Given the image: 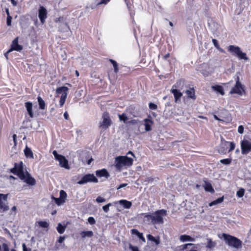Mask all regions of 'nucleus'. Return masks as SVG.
Segmentation results:
<instances>
[{
  "label": "nucleus",
  "mask_w": 251,
  "mask_h": 251,
  "mask_svg": "<svg viewBox=\"0 0 251 251\" xmlns=\"http://www.w3.org/2000/svg\"><path fill=\"white\" fill-rule=\"evenodd\" d=\"M167 214L165 209H160L153 213H145L140 214V217L145 223L148 225H161L164 223L163 217Z\"/></svg>",
  "instance_id": "nucleus-1"
},
{
  "label": "nucleus",
  "mask_w": 251,
  "mask_h": 251,
  "mask_svg": "<svg viewBox=\"0 0 251 251\" xmlns=\"http://www.w3.org/2000/svg\"><path fill=\"white\" fill-rule=\"evenodd\" d=\"M135 157L133 153L131 151H129L126 155L116 157L115 159V167L117 170L121 171L131 166Z\"/></svg>",
  "instance_id": "nucleus-2"
},
{
  "label": "nucleus",
  "mask_w": 251,
  "mask_h": 251,
  "mask_svg": "<svg viewBox=\"0 0 251 251\" xmlns=\"http://www.w3.org/2000/svg\"><path fill=\"white\" fill-rule=\"evenodd\" d=\"M222 237L228 246L236 249L241 248L242 241L237 238L226 233H223Z\"/></svg>",
  "instance_id": "nucleus-3"
},
{
  "label": "nucleus",
  "mask_w": 251,
  "mask_h": 251,
  "mask_svg": "<svg viewBox=\"0 0 251 251\" xmlns=\"http://www.w3.org/2000/svg\"><path fill=\"white\" fill-rule=\"evenodd\" d=\"M227 50L232 55L238 57L240 60H249L247 54L245 52H243L241 50V48L238 46L229 45L228 47Z\"/></svg>",
  "instance_id": "nucleus-4"
},
{
  "label": "nucleus",
  "mask_w": 251,
  "mask_h": 251,
  "mask_svg": "<svg viewBox=\"0 0 251 251\" xmlns=\"http://www.w3.org/2000/svg\"><path fill=\"white\" fill-rule=\"evenodd\" d=\"M112 121L107 112H104L102 115L101 121L99 123V127L103 130H106L111 125Z\"/></svg>",
  "instance_id": "nucleus-5"
},
{
  "label": "nucleus",
  "mask_w": 251,
  "mask_h": 251,
  "mask_svg": "<svg viewBox=\"0 0 251 251\" xmlns=\"http://www.w3.org/2000/svg\"><path fill=\"white\" fill-rule=\"evenodd\" d=\"M52 154L54 155L55 159L59 162V165L61 167L66 169H69L68 161L65 156L58 154L56 151H53Z\"/></svg>",
  "instance_id": "nucleus-6"
},
{
  "label": "nucleus",
  "mask_w": 251,
  "mask_h": 251,
  "mask_svg": "<svg viewBox=\"0 0 251 251\" xmlns=\"http://www.w3.org/2000/svg\"><path fill=\"white\" fill-rule=\"evenodd\" d=\"M17 175L19 178L25 182L28 185L33 186L35 185L36 181L35 179L31 177L30 174H15Z\"/></svg>",
  "instance_id": "nucleus-7"
},
{
  "label": "nucleus",
  "mask_w": 251,
  "mask_h": 251,
  "mask_svg": "<svg viewBox=\"0 0 251 251\" xmlns=\"http://www.w3.org/2000/svg\"><path fill=\"white\" fill-rule=\"evenodd\" d=\"M241 152L242 154H247L251 151V139H243L241 142Z\"/></svg>",
  "instance_id": "nucleus-8"
},
{
  "label": "nucleus",
  "mask_w": 251,
  "mask_h": 251,
  "mask_svg": "<svg viewBox=\"0 0 251 251\" xmlns=\"http://www.w3.org/2000/svg\"><path fill=\"white\" fill-rule=\"evenodd\" d=\"M8 194H0V212H4L9 209L7 205Z\"/></svg>",
  "instance_id": "nucleus-9"
},
{
  "label": "nucleus",
  "mask_w": 251,
  "mask_h": 251,
  "mask_svg": "<svg viewBox=\"0 0 251 251\" xmlns=\"http://www.w3.org/2000/svg\"><path fill=\"white\" fill-rule=\"evenodd\" d=\"M68 88L66 86L59 87L56 89V93L57 94H60L61 93H63L61 96L60 99L59 100V105L60 107L64 105L67 96V92L68 91Z\"/></svg>",
  "instance_id": "nucleus-10"
},
{
  "label": "nucleus",
  "mask_w": 251,
  "mask_h": 251,
  "mask_svg": "<svg viewBox=\"0 0 251 251\" xmlns=\"http://www.w3.org/2000/svg\"><path fill=\"white\" fill-rule=\"evenodd\" d=\"M97 182L98 179L93 174H88L84 176L81 180L77 182L79 184H84L87 182Z\"/></svg>",
  "instance_id": "nucleus-11"
},
{
  "label": "nucleus",
  "mask_w": 251,
  "mask_h": 251,
  "mask_svg": "<svg viewBox=\"0 0 251 251\" xmlns=\"http://www.w3.org/2000/svg\"><path fill=\"white\" fill-rule=\"evenodd\" d=\"M239 77H237V80L236 82V85L234 87H233L230 91V94H237L239 95H242L243 94V92L244 91V89L242 85L239 82Z\"/></svg>",
  "instance_id": "nucleus-12"
},
{
  "label": "nucleus",
  "mask_w": 251,
  "mask_h": 251,
  "mask_svg": "<svg viewBox=\"0 0 251 251\" xmlns=\"http://www.w3.org/2000/svg\"><path fill=\"white\" fill-rule=\"evenodd\" d=\"M59 195V197L58 198H56L53 196L51 197L52 199L54 201L56 204L58 206L61 205L65 202L67 196L66 193L62 190L60 191Z\"/></svg>",
  "instance_id": "nucleus-13"
},
{
  "label": "nucleus",
  "mask_w": 251,
  "mask_h": 251,
  "mask_svg": "<svg viewBox=\"0 0 251 251\" xmlns=\"http://www.w3.org/2000/svg\"><path fill=\"white\" fill-rule=\"evenodd\" d=\"M177 84V83L174 85L171 90V93L174 95L175 101L176 103L180 101V98L182 96V93L176 89Z\"/></svg>",
  "instance_id": "nucleus-14"
},
{
  "label": "nucleus",
  "mask_w": 251,
  "mask_h": 251,
  "mask_svg": "<svg viewBox=\"0 0 251 251\" xmlns=\"http://www.w3.org/2000/svg\"><path fill=\"white\" fill-rule=\"evenodd\" d=\"M47 11L43 6H40L39 9V18L42 24H44L47 18Z\"/></svg>",
  "instance_id": "nucleus-15"
},
{
  "label": "nucleus",
  "mask_w": 251,
  "mask_h": 251,
  "mask_svg": "<svg viewBox=\"0 0 251 251\" xmlns=\"http://www.w3.org/2000/svg\"><path fill=\"white\" fill-rule=\"evenodd\" d=\"M10 50L20 51L23 49V47L18 44V37H16L12 42Z\"/></svg>",
  "instance_id": "nucleus-16"
},
{
  "label": "nucleus",
  "mask_w": 251,
  "mask_h": 251,
  "mask_svg": "<svg viewBox=\"0 0 251 251\" xmlns=\"http://www.w3.org/2000/svg\"><path fill=\"white\" fill-rule=\"evenodd\" d=\"M10 173H24L23 162L21 161L18 163H15L14 167L11 169Z\"/></svg>",
  "instance_id": "nucleus-17"
},
{
  "label": "nucleus",
  "mask_w": 251,
  "mask_h": 251,
  "mask_svg": "<svg viewBox=\"0 0 251 251\" xmlns=\"http://www.w3.org/2000/svg\"><path fill=\"white\" fill-rule=\"evenodd\" d=\"M144 126H145V130L146 131H149L151 130V126L153 125V121L151 119V116L150 118L145 119L144 120Z\"/></svg>",
  "instance_id": "nucleus-18"
},
{
  "label": "nucleus",
  "mask_w": 251,
  "mask_h": 251,
  "mask_svg": "<svg viewBox=\"0 0 251 251\" xmlns=\"http://www.w3.org/2000/svg\"><path fill=\"white\" fill-rule=\"evenodd\" d=\"M179 240L181 242H195L196 238L188 235L183 234L180 236Z\"/></svg>",
  "instance_id": "nucleus-19"
},
{
  "label": "nucleus",
  "mask_w": 251,
  "mask_h": 251,
  "mask_svg": "<svg viewBox=\"0 0 251 251\" xmlns=\"http://www.w3.org/2000/svg\"><path fill=\"white\" fill-rule=\"evenodd\" d=\"M222 146H228L229 145L230 146V148L228 151V152L234 150L235 147V144L234 143L226 141L223 139V138H222Z\"/></svg>",
  "instance_id": "nucleus-20"
},
{
  "label": "nucleus",
  "mask_w": 251,
  "mask_h": 251,
  "mask_svg": "<svg viewBox=\"0 0 251 251\" xmlns=\"http://www.w3.org/2000/svg\"><path fill=\"white\" fill-rule=\"evenodd\" d=\"M25 106L26 110L29 114L30 117L32 118L33 117V113L32 111V103L31 102L28 101L25 103Z\"/></svg>",
  "instance_id": "nucleus-21"
},
{
  "label": "nucleus",
  "mask_w": 251,
  "mask_h": 251,
  "mask_svg": "<svg viewBox=\"0 0 251 251\" xmlns=\"http://www.w3.org/2000/svg\"><path fill=\"white\" fill-rule=\"evenodd\" d=\"M119 203L126 209L130 208L132 205V202L131 201L126 200H121L119 201Z\"/></svg>",
  "instance_id": "nucleus-22"
},
{
  "label": "nucleus",
  "mask_w": 251,
  "mask_h": 251,
  "mask_svg": "<svg viewBox=\"0 0 251 251\" xmlns=\"http://www.w3.org/2000/svg\"><path fill=\"white\" fill-rule=\"evenodd\" d=\"M203 187L204 188V190L206 192H208L211 193H214V190L213 189L210 183L204 181V184L203 185Z\"/></svg>",
  "instance_id": "nucleus-23"
},
{
  "label": "nucleus",
  "mask_w": 251,
  "mask_h": 251,
  "mask_svg": "<svg viewBox=\"0 0 251 251\" xmlns=\"http://www.w3.org/2000/svg\"><path fill=\"white\" fill-rule=\"evenodd\" d=\"M131 232L132 234L137 235L138 237L142 240V242H146L145 238L143 236V234L139 232L137 229H131Z\"/></svg>",
  "instance_id": "nucleus-24"
},
{
  "label": "nucleus",
  "mask_w": 251,
  "mask_h": 251,
  "mask_svg": "<svg viewBox=\"0 0 251 251\" xmlns=\"http://www.w3.org/2000/svg\"><path fill=\"white\" fill-rule=\"evenodd\" d=\"M59 29L61 32H67L70 30V28L66 23H61Z\"/></svg>",
  "instance_id": "nucleus-25"
},
{
  "label": "nucleus",
  "mask_w": 251,
  "mask_h": 251,
  "mask_svg": "<svg viewBox=\"0 0 251 251\" xmlns=\"http://www.w3.org/2000/svg\"><path fill=\"white\" fill-rule=\"evenodd\" d=\"M24 152L25 156L27 158L32 159L33 158V154L31 151V150L26 146L25 149L24 150Z\"/></svg>",
  "instance_id": "nucleus-26"
},
{
  "label": "nucleus",
  "mask_w": 251,
  "mask_h": 251,
  "mask_svg": "<svg viewBox=\"0 0 251 251\" xmlns=\"http://www.w3.org/2000/svg\"><path fill=\"white\" fill-rule=\"evenodd\" d=\"M185 93L186 94L188 98L194 100L196 99L195 90L193 88H190L189 90H187L185 91Z\"/></svg>",
  "instance_id": "nucleus-27"
},
{
  "label": "nucleus",
  "mask_w": 251,
  "mask_h": 251,
  "mask_svg": "<svg viewBox=\"0 0 251 251\" xmlns=\"http://www.w3.org/2000/svg\"><path fill=\"white\" fill-rule=\"evenodd\" d=\"M207 245L206 248L209 249H211L214 248L216 245V242L213 241L211 238H207Z\"/></svg>",
  "instance_id": "nucleus-28"
},
{
  "label": "nucleus",
  "mask_w": 251,
  "mask_h": 251,
  "mask_svg": "<svg viewBox=\"0 0 251 251\" xmlns=\"http://www.w3.org/2000/svg\"><path fill=\"white\" fill-rule=\"evenodd\" d=\"M224 200V196H222V197H220V198L217 199V200L213 201L212 202H210L209 203V206H212L213 205L220 204L223 202Z\"/></svg>",
  "instance_id": "nucleus-29"
},
{
  "label": "nucleus",
  "mask_w": 251,
  "mask_h": 251,
  "mask_svg": "<svg viewBox=\"0 0 251 251\" xmlns=\"http://www.w3.org/2000/svg\"><path fill=\"white\" fill-rule=\"evenodd\" d=\"M80 234L82 238H85L86 237H92L93 236V232L92 231H83L81 232Z\"/></svg>",
  "instance_id": "nucleus-30"
},
{
  "label": "nucleus",
  "mask_w": 251,
  "mask_h": 251,
  "mask_svg": "<svg viewBox=\"0 0 251 251\" xmlns=\"http://www.w3.org/2000/svg\"><path fill=\"white\" fill-rule=\"evenodd\" d=\"M147 238L149 240L154 242L156 245L160 243V238L159 237H154L151 234L147 236Z\"/></svg>",
  "instance_id": "nucleus-31"
},
{
  "label": "nucleus",
  "mask_w": 251,
  "mask_h": 251,
  "mask_svg": "<svg viewBox=\"0 0 251 251\" xmlns=\"http://www.w3.org/2000/svg\"><path fill=\"white\" fill-rule=\"evenodd\" d=\"M212 88L214 90L220 93L222 95H224L225 94V93H224V90H223V88L221 86H220V85L213 86H212Z\"/></svg>",
  "instance_id": "nucleus-32"
},
{
  "label": "nucleus",
  "mask_w": 251,
  "mask_h": 251,
  "mask_svg": "<svg viewBox=\"0 0 251 251\" xmlns=\"http://www.w3.org/2000/svg\"><path fill=\"white\" fill-rule=\"evenodd\" d=\"M66 228V226H63L61 223H58L56 229L59 233L62 234L65 232Z\"/></svg>",
  "instance_id": "nucleus-33"
},
{
  "label": "nucleus",
  "mask_w": 251,
  "mask_h": 251,
  "mask_svg": "<svg viewBox=\"0 0 251 251\" xmlns=\"http://www.w3.org/2000/svg\"><path fill=\"white\" fill-rule=\"evenodd\" d=\"M37 100L39 106V108L40 109H44L46 106L45 101L40 96L38 97Z\"/></svg>",
  "instance_id": "nucleus-34"
},
{
  "label": "nucleus",
  "mask_w": 251,
  "mask_h": 251,
  "mask_svg": "<svg viewBox=\"0 0 251 251\" xmlns=\"http://www.w3.org/2000/svg\"><path fill=\"white\" fill-rule=\"evenodd\" d=\"M118 117L120 121H122L125 124H127L128 122H127L128 118L126 116V114L125 113H123L122 114H119Z\"/></svg>",
  "instance_id": "nucleus-35"
},
{
  "label": "nucleus",
  "mask_w": 251,
  "mask_h": 251,
  "mask_svg": "<svg viewBox=\"0 0 251 251\" xmlns=\"http://www.w3.org/2000/svg\"><path fill=\"white\" fill-rule=\"evenodd\" d=\"M109 61L112 64L113 66L115 73L117 74L119 72V68L117 63L116 61L111 59H109Z\"/></svg>",
  "instance_id": "nucleus-36"
},
{
  "label": "nucleus",
  "mask_w": 251,
  "mask_h": 251,
  "mask_svg": "<svg viewBox=\"0 0 251 251\" xmlns=\"http://www.w3.org/2000/svg\"><path fill=\"white\" fill-rule=\"evenodd\" d=\"M38 225L43 228H48L49 226V223L47 221H38Z\"/></svg>",
  "instance_id": "nucleus-37"
},
{
  "label": "nucleus",
  "mask_w": 251,
  "mask_h": 251,
  "mask_svg": "<svg viewBox=\"0 0 251 251\" xmlns=\"http://www.w3.org/2000/svg\"><path fill=\"white\" fill-rule=\"evenodd\" d=\"M228 146H222V143L221 144V146L218 150V151L221 154H225L226 152L227 148Z\"/></svg>",
  "instance_id": "nucleus-38"
},
{
  "label": "nucleus",
  "mask_w": 251,
  "mask_h": 251,
  "mask_svg": "<svg viewBox=\"0 0 251 251\" xmlns=\"http://www.w3.org/2000/svg\"><path fill=\"white\" fill-rule=\"evenodd\" d=\"M212 43L214 44V46L220 51L223 52V50L221 49L218 44V41L215 39H213L212 40Z\"/></svg>",
  "instance_id": "nucleus-39"
},
{
  "label": "nucleus",
  "mask_w": 251,
  "mask_h": 251,
  "mask_svg": "<svg viewBox=\"0 0 251 251\" xmlns=\"http://www.w3.org/2000/svg\"><path fill=\"white\" fill-rule=\"evenodd\" d=\"M245 190L243 188H240L236 193V195L238 198H242L244 195Z\"/></svg>",
  "instance_id": "nucleus-40"
},
{
  "label": "nucleus",
  "mask_w": 251,
  "mask_h": 251,
  "mask_svg": "<svg viewBox=\"0 0 251 251\" xmlns=\"http://www.w3.org/2000/svg\"><path fill=\"white\" fill-rule=\"evenodd\" d=\"M231 158L223 159H221L220 160V162L225 165H228L231 163Z\"/></svg>",
  "instance_id": "nucleus-41"
},
{
  "label": "nucleus",
  "mask_w": 251,
  "mask_h": 251,
  "mask_svg": "<svg viewBox=\"0 0 251 251\" xmlns=\"http://www.w3.org/2000/svg\"><path fill=\"white\" fill-rule=\"evenodd\" d=\"M10 250L9 249V246L6 243H3L2 244V250L1 251H10Z\"/></svg>",
  "instance_id": "nucleus-42"
},
{
  "label": "nucleus",
  "mask_w": 251,
  "mask_h": 251,
  "mask_svg": "<svg viewBox=\"0 0 251 251\" xmlns=\"http://www.w3.org/2000/svg\"><path fill=\"white\" fill-rule=\"evenodd\" d=\"M149 107L151 110H156L157 108V105L152 102L149 103Z\"/></svg>",
  "instance_id": "nucleus-43"
},
{
  "label": "nucleus",
  "mask_w": 251,
  "mask_h": 251,
  "mask_svg": "<svg viewBox=\"0 0 251 251\" xmlns=\"http://www.w3.org/2000/svg\"><path fill=\"white\" fill-rule=\"evenodd\" d=\"M111 205V203H109L107 204L102 207V209L105 212H107L109 210V207Z\"/></svg>",
  "instance_id": "nucleus-44"
},
{
  "label": "nucleus",
  "mask_w": 251,
  "mask_h": 251,
  "mask_svg": "<svg viewBox=\"0 0 251 251\" xmlns=\"http://www.w3.org/2000/svg\"><path fill=\"white\" fill-rule=\"evenodd\" d=\"M88 222L91 225H94L96 223V221L93 217H89L88 218Z\"/></svg>",
  "instance_id": "nucleus-45"
},
{
  "label": "nucleus",
  "mask_w": 251,
  "mask_h": 251,
  "mask_svg": "<svg viewBox=\"0 0 251 251\" xmlns=\"http://www.w3.org/2000/svg\"><path fill=\"white\" fill-rule=\"evenodd\" d=\"M97 176L98 177H105L107 178L109 176V174H96Z\"/></svg>",
  "instance_id": "nucleus-46"
},
{
  "label": "nucleus",
  "mask_w": 251,
  "mask_h": 251,
  "mask_svg": "<svg viewBox=\"0 0 251 251\" xmlns=\"http://www.w3.org/2000/svg\"><path fill=\"white\" fill-rule=\"evenodd\" d=\"M96 201L98 203H102V202H104L106 201L105 199H104L103 198L100 197V196L98 197L96 199Z\"/></svg>",
  "instance_id": "nucleus-47"
},
{
  "label": "nucleus",
  "mask_w": 251,
  "mask_h": 251,
  "mask_svg": "<svg viewBox=\"0 0 251 251\" xmlns=\"http://www.w3.org/2000/svg\"><path fill=\"white\" fill-rule=\"evenodd\" d=\"M188 246H196V245L192 244V243L185 244L181 246V249L183 250H184L187 248V247Z\"/></svg>",
  "instance_id": "nucleus-48"
},
{
  "label": "nucleus",
  "mask_w": 251,
  "mask_h": 251,
  "mask_svg": "<svg viewBox=\"0 0 251 251\" xmlns=\"http://www.w3.org/2000/svg\"><path fill=\"white\" fill-rule=\"evenodd\" d=\"M11 20L12 17L10 15L7 16L6 23L8 26H10L11 25Z\"/></svg>",
  "instance_id": "nucleus-49"
},
{
  "label": "nucleus",
  "mask_w": 251,
  "mask_h": 251,
  "mask_svg": "<svg viewBox=\"0 0 251 251\" xmlns=\"http://www.w3.org/2000/svg\"><path fill=\"white\" fill-rule=\"evenodd\" d=\"M245 182L250 186L251 187V178H250L249 177L246 176L245 178Z\"/></svg>",
  "instance_id": "nucleus-50"
},
{
  "label": "nucleus",
  "mask_w": 251,
  "mask_h": 251,
  "mask_svg": "<svg viewBox=\"0 0 251 251\" xmlns=\"http://www.w3.org/2000/svg\"><path fill=\"white\" fill-rule=\"evenodd\" d=\"M129 249L132 251H139V249L137 247H136V246H133L132 245H129Z\"/></svg>",
  "instance_id": "nucleus-51"
},
{
  "label": "nucleus",
  "mask_w": 251,
  "mask_h": 251,
  "mask_svg": "<svg viewBox=\"0 0 251 251\" xmlns=\"http://www.w3.org/2000/svg\"><path fill=\"white\" fill-rule=\"evenodd\" d=\"M244 129L243 126H239L238 128V132L240 134H242L244 132Z\"/></svg>",
  "instance_id": "nucleus-52"
},
{
  "label": "nucleus",
  "mask_w": 251,
  "mask_h": 251,
  "mask_svg": "<svg viewBox=\"0 0 251 251\" xmlns=\"http://www.w3.org/2000/svg\"><path fill=\"white\" fill-rule=\"evenodd\" d=\"M65 239V236H60L58 239V242L61 244L64 242Z\"/></svg>",
  "instance_id": "nucleus-53"
},
{
  "label": "nucleus",
  "mask_w": 251,
  "mask_h": 251,
  "mask_svg": "<svg viewBox=\"0 0 251 251\" xmlns=\"http://www.w3.org/2000/svg\"><path fill=\"white\" fill-rule=\"evenodd\" d=\"M23 251H31V249H27L25 244L22 245Z\"/></svg>",
  "instance_id": "nucleus-54"
},
{
  "label": "nucleus",
  "mask_w": 251,
  "mask_h": 251,
  "mask_svg": "<svg viewBox=\"0 0 251 251\" xmlns=\"http://www.w3.org/2000/svg\"><path fill=\"white\" fill-rule=\"evenodd\" d=\"M109 1V0H101L99 2H98V4H106Z\"/></svg>",
  "instance_id": "nucleus-55"
},
{
  "label": "nucleus",
  "mask_w": 251,
  "mask_h": 251,
  "mask_svg": "<svg viewBox=\"0 0 251 251\" xmlns=\"http://www.w3.org/2000/svg\"><path fill=\"white\" fill-rule=\"evenodd\" d=\"M95 173H107V172L106 169H103L101 170H97Z\"/></svg>",
  "instance_id": "nucleus-56"
},
{
  "label": "nucleus",
  "mask_w": 251,
  "mask_h": 251,
  "mask_svg": "<svg viewBox=\"0 0 251 251\" xmlns=\"http://www.w3.org/2000/svg\"><path fill=\"white\" fill-rule=\"evenodd\" d=\"M127 185V183H123V184H120L118 187H117V189H120L122 188H123L125 186H126V185Z\"/></svg>",
  "instance_id": "nucleus-57"
},
{
  "label": "nucleus",
  "mask_w": 251,
  "mask_h": 251,
  "mask_svg": "<svg viewBox=\"0 0 251 251\" xmlns=\"http://www.w3.org/2000/svg\"><path fill=\"white\" fill-rule=\"evenodd\" d=\"M7 178L11 181V183H13V182L12 181V180H14L15 179V178L13 177L12 176H7Z\"/></svg>",
  "instance_id": "nucleus-58"
},
{
  "label": "nucleus",
  "mask_w": 251,
  "mask_h": 251,
  "mask_svg": "<svg viewBox=\"0 0 251 251\" xmlns=\"http://www.w3.org/2000/svg\"><path fill=\"white\" fill-rule=\"evenodd\" d=\"M11 51H11V50H10V49H9V50L7 52H6L4 53V56H5V58H6V59L7 60H8V54H9L10 52H11Z\"/></svg>",
  "instance_id": "nucleus-59"
},
{
  "label": "nucleus",
  "mask_w": 251,
  "mask_h": 251,
  "mask_svg": "<svg viewBox=\"0 0 251 251\" xmlns=\"http://www.w3.org/2000/svg\"><path fill=\"white\" fill-rule=\"evenodd\" d=\"M128 123L132 124H136L137 123V120H132L128 122Z\"/></svg>",
  "instance_id": "nucleus-60"
},
{
  "label": "nucleus",
  "mask_w": 251,
  "mask_h": 251,
  "mask_svg": "<svg viewBox=\"0 0 251 251\" xmlns=\"http://www.w3.org/2000/svg\"><path fill=\"white\" fill-rule=\"evenodd\" d=\"M199 244H197L196 245V246H194V248L193 249H191L190 250H187L186 251H197L195 248H197V246H198Z\"/></svg>",
  "instance_id": "nucleus-61"
},
{
  "label": "nucleus",
  "mask_w": 251,
  "mask_h": 251,
  "mask_svg": "<svg viewBox=\"0 0 251 251\" xmlns=\"http://www.w3.org/2000/svg\"><path fill=\"white\" fill-rule=\"evenodd\" d=\"M64 118L66 119V120H68V118H69V114H68V113L67 112H65L64 113Z\"/></svg>",
  "instance_id": "nucleus-62"
},
{
  "label": "nucleus",
  "mask_w": 251,
  "mask_h": 251,
  "mask_svg": "<svg viewBox=\"0 0 251 251\" xmlns=\"http://www.w3.org/2000/svg\"><path fill=\"white\" fill-rule=\"evenodd\" d=\"M16 138H17V135L16 134H14L13 135V139L15 145H16Z\"/></svg>",
  "instance_id": "nucleus-63"
},
{
  "label": "nucleus",
  "mask_w": 251,
  "mask_h": 251,
  "mask_svg": "<svg viewBox=\"0 0 251 251\" xmlns=\"http://www.w3.org/2000/svg\"><path fill=\"white\" fill-rule=\"evenodd\" d=\"M11 1L13 6L17 5V1H16L15 0H11Z\"/></svg>",
  "instance_id": "nucleus-64"
}]
</instances>
